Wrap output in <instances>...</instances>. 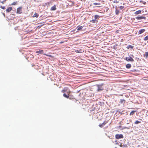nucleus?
<instances>
[{
	"instance_id": "12",
	"label": "nucleus",
	"mask_w": 148,
	"mask_h": 148,
	"mask_svg": "<svg viewBox=\"0 0 148 148\" xmlns=\"http://www.w3.org/2000/svg\"><path fill=\"white\" fill-rule=\"evenodd\" d=\"M103 90V88L101 87V86H98V87L97 90L98 91L102 90Z\"/></svg>"
},
{
	"instance_id": "36",
	"label": "nucleus",
	"mask_w": 148,
	"mask_h": 148,
	"mask_svg": "<svg viewBox=\"0 0 148 148\" xmlns=\"http://www.w3.org/2000/svg\"><path fill=\"white\" fill-rule=\"evenodd\" d=\"M120 146L121 147H122V145H120Z\"/></svg>"
},
{
	"instance_id": "30",
	"label": "nucleus",
	"mask_w": 148,
	"mask_h": 148,
	"mask_svg": "<svg viewBox=\"0 0 148 148\" xmlns=\"http://www.w3.org/2000/svg\"><path fill=\"white\" fill-rule=\"evenodd\" d=\"M0 7L3 9H5V6H1Z\"/></svg>"
},
{
	"instance_id": "31",
	"label": "nucleus",
	"mask_w": 148,
	"mask_h": 148,
	"mask_svg": "<svg viewBox=\"0 0 148 148\" xmlns=\"http://www.w3.org/2000/svg\"><path fill=\"white\" fill-rule=\"evenodd\" d=\"M124 8V7L122 6H121L120 7V9L121 10L123 8Z\"/></svg>"
},
{
	"instance_id": "17",
	"label": "nucleus",
	"mask_w": 148,
	"mask_h": 148,
	"mask_svg": "<svg viewBox=\"0 0 148 148\" xmlns=\"http://www.w3.org/2000/svg\"><path fill=\"white\" fill-rule=\"evenodd\" d=\"M36 52L38 53L42 54L43 53V51L41 50L40 51H37Z\"/></svg>"
},
{
	"instance_id": "1",
	"label": "nucleus",
	"mask_w": 148,
	"mask_h": 148,
	"mask_svg": "<svg viewBox=\"0 0 148 148\" xmlns=\"http://www.w3.org/2000/svg\"><path fill=\"white\" fill-rule=\"evenodd\" d=\"M62 93H64L63 96L67 99L69 98V95L71 92L68 87H64L61 91Z\"/></svg>"
},
{
	"instance_id": "10",
	"label": "nucleus",
	"mask_w": 148,
	"mask_h": 148,
	"mask_svg": "<svg viewBox=\"0 0 148 148\" xmlns=\"http://www.w3.org/2000/svg\"><path fill=\"white\" fill-rule=\"evenodd\" d=\"M12 7H9L6 10V11L7 12H10L11 10H12Z\"/></svg>"
},
{
	"instance_id": "38",
	"label": "nucleus",
	"mask_w": 148,
	"mask_h": 148,
	"mask_svg": "<svg viewBox=\"0 0 148 148\" xmlns=\"http://www.w3.org/2000/svg\"><path fill=\"white\" fill-rule=\"evenodd\" d=\"M34 66V65H32V66Z\"/></svg>"
},
{
	"instance_id": "11",
	"label": "nucleus",
	"mask_w": 148,
	"mask_h": 148,
	"mask_svg": "<svg viewBox=\"0 0 148 148\" xmlns=\"http://www.w3.org/2000/svg\"><path fill=\"white\" fill-rule=\"evenodd\" d=\"M141 13V10H139L137 11H136L134 12V14H140Z\"/></svg>"
},
{
	"instance_id": "27",
	"label": "nucleus",
	"mask_w": 148,
	"mask_h": 148,
	"mask_svg": "<svg viewBox=\"0 0 148 148\" xmlns=\"http://www.w3.org/2000/svg\"><path fill=\"white\" fill-rule=\"evenodd\" d=\"M132 121V120L131 119H130L129 120H127V124H129Z\"/></svg>"
},
{
	"instance_id": "19",
	"label": "nucleus",
	"mask_w": 148,
	"mask_h": 148,
	"mask_svg": "<svg viewBox=\"0 0 148 148\" xmlns=\"http://www.w3.org/2000/svg\"><path fill=\"white\" fill-rule=\"evenodd\" d=\"M144 57H145L146 58L148 57V52H146L145 53V54L144 56Z\"/></svg>"
},
{
	"instance_id": "26",
	"label": "nucleus",
	"mask_w": 148,
	"mask_h": 148,
	"mask_svg": "<svg viewBox=\"0 0 148 148\" xmlns=\"http://www.w3.org/2000/svg\"><path fill=\"white\" fill-rule=\"evenodd\" d=\"M101 4L100 3H93V5H100Z\"/></svg>"
},
{
	"instance_id": "32",
	"label": "nucleus",
	"mask_w": 148,
	"mask_h": 148,
	"mask_svg": "<svg viewBox=\"0 0 148 148\" xmlns=\"http://www.w3.org/2000/svg\"><path fill=\"white\" fill-rule=\"evenodd\" d=\"M39 24H42V25H44V23L43 22L42 23H38Z\"/></svg>"
},
{
	"instance_id": "22",
	"label": "nucleus",
	"mask_w": 148,
	"mask_h": 148,
	"mask_svg": "<svg viewBox=\"0 0 148 148\" xmlns=\"http://www.w3.org/2000/svg\"><path fill=\"white\" fill-rule=\"evenodd\" d=\"M140 3H142L143 4L145 5L146 4V2L145 1H142V0H141L140 1Z\"/></svg>"
},
{
	"instance_id": "37",
	"label": "nucleus",
	"mask_w": 148,
	"mask_h": 148,
	"mask_svg": "<svg viewBox=\"0 0 148 148\" xmlns=\"http://www.w3.org/2000/svg\"><path fill=\"white\" fill-rule=\"evenodd\" d=\"M75 51L76 52H78V50H77V51Z\"/></svg>"
},
{
	"instance_id": "3",
	"label": "nucleus",
	"mask_w": 148,
	"mask_h": 148,
	"mask_svg": "<svg viewBox=\"0 0 148 148\" xmlns=\"http://www.w3.org/2000/svg\"><path fill=\"white\" fill-rule=\"evenodd\" d=\"M108 121L107 120L103 122L101 124L99 125V126L101 127L102 128L104 127V126L106 125L108 123Z\"/></svg>"
},
{
	"instance_id": "35",
	"label": "nucleus",
	"mask_w": 148,
	"mask_h": 148,
	"mask_svg": "<svg viewBox=\"0 0 148 148\" xmlns=\"http://www.w3.org/2000/svg\"><path fill=\"white\" fill-rule=\"evenodd\" d=\"M64 42H60V44H62V43H63Z\"/></svg>"
},
{
	"instance_id": "40",
	"label": "nucleus",
	"mask_w": 148,
	"mask_h": 148,
	"mask_svg": "<svg viewBox=\"0 0 148 148\" xmlns=\"http://www.w3.org/2000/svg\"><path fill=\"white\" fill-rule=\"evenodd\" d=\"M114 148H117L116 147H115Z\"/></svg>"
},
{
	"instance_id": "34",
	"label": "nucleus",
	"mask_w": 148,
	"mask_h": 148,
	"mask_svg": "<svg viewBox=\"0 0 148 148\" xmlns=\"http://www.w3.org/2000/svg\"><path fill=\"white\" fill-rule=\"evenodd\" d=\"M115 142L116 143V144H118L117 141V140H116L115 141Z\"/></svg>"
},
{
	"instance_id": "29",
	"label": "nucleus",
	"mask_w": 148,
	"mask_h": 148,
	"mask_svg": "<svg viewBox=\"0 0 148 148\" xmlns=\"http://www.w3.org/2000/svg\"><path fill=\"white\" fill-rule=\"evenodd\" d=\"M137 18H145V17H137Z\"/></svg>"
},
{
	"instance_id": "20",
	"label": "nucleus",
	"mask_w": 148,
	"mask_h": 148,
	"mask_svg": "<svg viewBox=\"0 0 148 148\" xmlns=\"http://www.w3.org/2000/svg\"><path fill=\"white\" fill-rule=\"evenodd\" d=\"M17 3V1L16 2H14L13 3H12L11 4V5H16Z\"/></svg>"
},
{
	"instance_id": "28",
	"label": "nucleus",
	"mask_w": 148,
	"mask_h": 148,
	"mask_svg": "<svg viewBox=\"0 0 148 148\" xmlns=\"http://www.w3.org/2000/svg\"><path fill=\"white\" fill-rule=\"evenodd\" d=\"M129 48L132 49L133 48V47L131 45H129L128 46V48Z\"/></svg>"
},
{
	"instance_id": "21",
	"label": "nucleus",
	"mask_w": 148,
	"mask_h": 148,
	"mask_svg": "<svg viewBox=\"0 0 148 148\" xmlns=\"http://www.w3.org/2000/svg\"><path fill=\"white\" fill-rule=\"evenodd\" d=\"M6 0H3V1H1V0H0V2L2 4H4L5 3V2Z\"/></svg>"
},
{
	"instance_id": "5",
	"label": "nucleus",
	"mask_w": 148,
	"mask_h": 148,
	"mask_svg": "<svg viewBox=\"0 0 148 148\" xmlns=\"http://www.w3.org/2000/svg\"><path fill=\"white\" fill-rule=\"evenodd\" d=\"M115 138L116 139H119L123 138V135L122 134H116L115 135Z\"/></svg>"
},
{
	"instance_id": "2",
	"label": "nucleus",
	"mask_w": 148,
	"mask_h": 148,
	"mask_svg": "<svg viewBox=\"0 0 148 148\" xmlns=\"http://www.w3.org/2000/svg\"><path fill=\"white\" fill-rule=\"evenodd\" d=\"M97 22L98 21L96 20V19H94L90 21L89 23L90 24V26L94 27L96 25Z\"/></svg>"
},
{
	"instance_id": "15",
	"label": "nucleus",
	"mask_w": 148,
	"mask_h": 148,
	"mask_svg": "<svg viewBox=\"0 0 148 148\" xmlns=\"http://www.w3.org/2000/svg\"><path fill=\"white\" fill-rule=\"evenodd\" d=\"M125 100L123 99H121L120 100V102L121 103H125Z\"/></svg>"
},
{
	"instance_id": "23",
	"label": "nucleus",
	"mask_w": 148,
	"mask_h": 148,
	"mask_svg": "<svg viewBox=\"0 0 148 148\" xmlns=\"http://www.w3.org/2000/svg\"><path fill=\"white\" fill-rule=\"evenodd\" d=\"M140 123V121H137L134 122V124H137L139 123Z\"/></svg>"
},
{
	"instance_id": "41",
	"label": "nucleus",
	"mask_w": 148,
	"mask_h": 148,
	"mask_svg": "<svg viewBox=\"0 0 148 148\" xmlns=\"http://www.w3.org/2000/svg\"><path fill=\"white\" fill-rule=\"evenodd\" d=\"M148 148V147H147V148Z\"/></svg>"
},
{
	"instance_id": "4",
	"label": "nucleus",
	"mask_w": 148,
	"mask_h": 148,
	"mask_svg": "<svg viewBox=\"0 0 148 148\" xmlns=\"http://www.w3.org/2000/svg\"><path fill=\"white\" fill-rule=\"evenodd\" d=\"M22 7H20L17 8L16 13L18 14H20L22 13Z\"/></svg>"
},
{
	"instance_id": "7",
	"label": "nucleus",
	"mask_w": 148,
	"mask_h": 148,
	"mask_svg": "<svg viewBox=\"0 0 148 148\" xmlns=\"http://www.w3.org/2000/svg\"><path fill=\"white\" fill-rule=\"evenodd\" d=\"M56 6L57 5H54L50 9L51 10L54 11L56 10Z\"/></svg>"
},
{
	"instance_id": "9",
	"label": "nucleus",
	"mask_w": 148,
	"mask_h": 148,
	"mask_svg": "<svg viewBox=\"0 0 148 148\" xmlns=\"http://www.w3.org/2000/svg\"><path fill=\"white\" fill-rule=\"evenodd\" d=\"M145 31V29H141L140 30L138 31V34H141L142 33H143Z\"/></svg>"
},
{
	"instance_id": "16",
	"label": "nucleus",
	"mask_w": 148,
	"mask_h": 148,
	"mask_svg": "<svg viewBox=\"0 0 148 148\" xmlns=\"http://www.w3.org/2000/svg\"><path fill=\"white\" fill-rule=\"evenodd\" d=\"M39 16V15L38 14L36 13L34 14L33 16V17H36L37 18Z\"/></svg>"
},
{
	"instance_id": "6",
	"label": "nucleus",
	"mask_w": 148,
	"mask_h": 148,
	"mask_svg": "<svg viewBox=\"0 0 148 148\" xmlns=\"http://www.w3.org/2000/svg\"><path fill=\"white\" fill-rule=\"evenodd\" d=\"M125 60L128 62H133L134 61V59L130 56L126 57Z\"/></svg>"
},
{
	"instance_id": "13",
	"label": "nucleus",
	"mask_w": 148,
	"mask_h": 148,
	"mask_svg": "<svg viewBox=\"0 0 148 148\" xmlns=\"http://www.w3.org/2000/svg\"><path fill=\"white\" fill-rule=\"evenodd\" d=\"M131 64H126V66L127 68V69H130V68L131 67Z\"/></svg>"
},
{
	"instance_id": "24",
	"label": "nucleus",
	"mask_w": 148,
	"mask_h": 148,
	"mask_svg": "<svg viewBox=\"0 0 148 148\" xmlns=\"http://www.w3.org/2000/svg\"><path fill=\"white\" fill-rule=\"evenodd\" d=\"M144 40L145 41H146L148 40V35L145 37L144 38Z\"/></svg>"
},
{
	"instance_id": "14",
	"label": "nucleus",
	"mask_w": 148,
	"mask_h": 148,
	"mask_svg": "<svg viewBox=\"0 0 148 148\" xmlns=\"http://www.w3.org/2000/svg\"><path fill=\"white\" fill-rule=\"evenodd\" d=\"M136 112V111L133 110L130 113V116L133 115L135 114V113Z\"/></svg>"
},
{
	"instance_id": "39",
	"label": "nucleus",
	"mask_w": 148,
	"mask_h": 148,
	"mask_svg": "<svg viewBox=\"0 0 148 148\" xmlns=\"http://www.w3.org/2000/svg\"><path fill=\"white\" fill-rule=\"evenodd\" d=\"M97 7H100V6H97Z\"/></svg>"
},
{
	"instance_id": "18",
	"label": "nucleus",
	"mask_w": 148,
	"mask_h": 148,
	"mask_svg": "<svg viewBox=\"0 0 148 148\" xmlns=\"http://www.w3.org/2000/svg\"><path fill=\"white\" fill-rule=\"evenodd\" d=\"M115 13L116 14L118 15L120 13L118 9H116Z\"/></svg>"
},
{
	"instance_id": "25",
	"label": "nucleus",
	"mask_w": 148,
	"mask_h": 148,
	"mask_svg": "<svg viewBox=\"0 0 148 148\" xmlns=\"http://www.w3.org/2000/svg\"><path fill=\"white\" fill-rule=\"evenodd\" d=\"M100 16L98 15H95V18H100Z\"/></svg>"
},
{
	"instance_id": "8",
	"label": "nucleus",
	"mask_w": 148,
	"mask_h": 148,
	"mask_svg": "<svg viewBox=\"0 0 148 148\" xmlns=\"http://www.w3.org/2000/svg\"><path fill=\"white\" fill-rule=\"evenodd\" d=\"M83 28V27L82 26H81L79 25L77 27V31H79V30L82 29Z\"/></svg>"
},
{
	"instance_id": "33",
	"label": "nucleus",
	"mask_w": 148,
	"mask_h": 148,
	"mask_svg": "<svg viewBox=\"0 0 148 148\" xmlns=\"http://www.w3.org/2000/svg\"><path fill=\"white\" fill-rule=\"evenodd\" d=\"M44 55H46V56H51L47 54H44Z\"/></svg>"
}]
</instances>
